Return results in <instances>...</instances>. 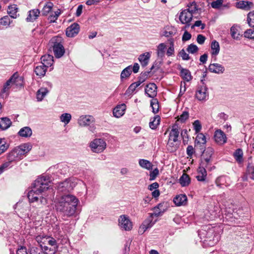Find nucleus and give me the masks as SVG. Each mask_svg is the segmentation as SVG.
<instances>
[{
    "label": "nucleus",
    "mask_w": 254,
    "mask_h": 254,
    "mask_svg": "<svg viewBox=\"0 0 254 254\" xmlns=\"http://www.w3.org/2000/svg\"><path fill=\"white\" fill-rule=\"evenodd\" d=\"M78 199L74 195L67 194L62 195L56 205L57 210L64 216H71L76 210Z\"/></svg>",
    "instance_id": "nucleus-1"
},
{
    "label": "nucleus",
    "mask_w": 254,
    "mask_h": 254,
    "mask_svg": "<svg viewBox=\"0 0 254 254\" xmlns=\"http://www.w3.org/2000/svg\"><path fill=\"white\" fill-rule=\"evenodd\" d=\"M49 178L45 176L38 178L34 182L32 190L27 194L30 202L38 201L39 198L43 199L42 193L49 189L50 187Z\"/></svg>",
    "instance_id": "nucleus-2"
},
{
    "label": "nucleus",
    "mask_w": 254,
    "mask_h": 254,
    "mask_svg": "<svg viewBox=\"0 0 254 254\" xmlns=\"http://www.w3.org/2000/svg\"><path fill=\"white\" fill-rule=\"evenodd\" d=\"M36 241L39 244L42 250L46 254H55L58 251V245L56 240L49 236L40 235L36 237Z\"/></svg>",
    "instance_id": "nucleus-3"
},
{
    "label": "nucleus",
    "mask_w": 254,
    "mask_h": 254,
    "mask_svg": "<svg viewBox=\"0 0 254 254\" xmlns=\"http://www.w3.org/2000/svg\"><path fill=\"white\" fill-rule=\"evenodd\" d=\"M63 40L60 36L53 37L49 41L50 48H52L54 54L56 58H61L65 53L64 48L63 46Z\"/></svg>",
    "instance_id": "nucleus-4"
},
{
    "label": "nucleus",
    "mask_w": 254,
    "mask_h": 254,
    "mask_svg": "<svg viewBox=\"0 0 254 254\" xmlns=\"http://www.w3.org/2000/svg\"><path fill=\"white\" fill-rule=\"evenodd\" d=\"M213 152V149L212 148L208 147L206 149L205 152L201 154L200 163V166L206 168L209 170H211L213 168H215L214 166L211 167Z\"/></svg>",
    "instance_id": "nucleus-5"
},
{
    "label": "nucleus",
    "mask_w": 254,
    "mask_h": 254,
    "mask_svg": "<svg viewBox=\"0 0 254 254\" xmlns=\"http://www.w3.org/2000/svg\"><path fill=\"white\" fill-rule=\"evenodd\" d=\"M106 143L102 138H96L94 139L90 143V147L91 150L95 153H101L106 148Z\"/></svg>",
    "instance_id": "nucleus-6"
},
{
    "label": "nucleus",
    "mask_w": 254,
    "mask_h": 254,
    "mask_svg": "<svg viewBox=\"0 0 254 254\" xmlns=\"http://www.w3.org/2000/svg\"><path fill=\"white\" fill-rule=\"evenodd\" d=\"M21 81V78L19 77L18 74L14 73L10 78L4 84L3 88L2 89L1 92L4 93L6 92L10 87V86L12 84H14L16 86L20 85L21 86L22 84L19 83V82Z\"/></svg>",
    "instance_id": "nucleus-7"
},
{
    "label": "nucleus",
    "mask_w": 254,
    "mask_h": 254,
    "mask_svg": "<svg viewBox=\"0 0 254 254\" xmlns=\"http://www.w3.org/2000/svg\"><path fill=\"white\" fill-rule=\"evenodd\" d=\"M209 96L208 89L206 85L198 86L196 93L195 98L199 101H204L208 99Z\"/></svg>",
    "instance_id": "nucleus-8"
},
{
    "label": "nucleus",
    "mask_w": 254,
    "mask_h": 254,
    "mask_svg": "<svg viewBox=\"0 0 254 254\" xmlns=\"http://www.w3.org/2000/svg\"><path fill=\"white\" fill-rule=\"evenodd\" d=\"M74 184L68 180L61 182L57 186L58 190L62 193H66L73 190Z\"/></svg>",
    "instance_id": "nucleus-9"
},
{
    "label": "nucleus",
    "mask_w": 254,
    "mask_h": 254,
    "mask_svg": "<svg viewBox=\"0 0 254 254\" xmlns=\"http://www.w3.org/2000/svg\"><path fill=\"white\" fill-rule=\"evenodd\" d=\"M192 14L187 9L183 10L180 14L179 19L182 24H186V27L190 26L189 23L192 18Z\"/></svg>",
    "instance_id": "nucleus-10"
},
{
    "label": "nucleus",
    "mask_w": 254,
    "mask_h": 254,
    "mask_svg": "<svg viewBox=\"0 0 254 254\" xmlns=\"http://www.w3.org/2000/svg\"><path fill=\"white\" fill-rule=\"evenodd\" d=\"M94 122V118L91 116H80V126H89V130L93 132L95 127L93 126Z\"/></svg>",
    "instance_id": "nucleus-11"
},
{
    "label": "nucleus",
    "mask_w": 254,
    "mask_h": 254,
    "mask_svg": "<svg viewBox=\"0 0 254 254\" xmlns=\"http://www.w3.org/2000/svg\"><path fill=\"white\" fill-rule=\"evenodd\" d=\"M119 226L126 231H129L132 228V224L128 217L123 215L119 218Z\"/></svg>",
    "instance_id": "nucleus-12"
},
{
    "label": "nucleus",
    "mask_w": 254,
    "mask_h": 254,
    "mask_svg": "<svg viewBox=\"0 0 254 254\" xmlns=\"http://www.w3.org/2000/svg\"><path fill=\"white\" fill-rule=\"evenodd\" d=\"M79 32V25L77 23H73L66 28L65 34L68 37H74L77 35Z\"/></svg>",
    "instance_id": "nucleus-13"
},
{
    "label": "nucleus",
    "mask_w": 254,
    "mask_h": 254,
    "mask_svg": "<svg viewBox=\"0 0 254 254\" xmlns=\"http://www.w3.org/2000/svg\"><path fill=\"white\" fill-rule=\"evenodd\" d=\"M214 137L216 142L219 144H223L226 142L227 137L226 135L224 132L220 129L215 131Z\"/></svg>",
    "instance_id": "nucleus-14"
},
{
    "label": "nucleus",
    "mask_w": 254,
    "mask_h": 254,
    "mask_svg": "<svg viewBox=\"0 0 254 254\" xmlns=\"http://www.w3.org/2000/svg\"><path fill=\"white\" fill-rule=\"evenodd\" d=\"M157 86L154 83L147 84L145 89V93L149 97L154 98L157 95Z\"/></svg>",
    "instance_id": "nucleus-15"
},
{
    "label": "nucleus",
    "mask_w": 254,
    "mask_h": 254,
    "mask_svg": "<svg viewBox=\"0 0 254 254\" xmlns=\"http://www.w3.org/2000/svg\"><path fill=\"white\" fill-rule=\"evenodd\" d=\"M208 70L211 72L222 74L225 71V67L219 64L213 63L209 64Z\"/></svg>",
    "instance_id": "nucleus-16"
},
{
    "label": "nucleus",
    "mask_w": 254,
    "mask_h": 254,
    "mask_svg": "<svg viewBox=\"0 0 254 254\" xmlns=\"http://www.w3.org/2000/svg\"><path fill=\"white\" fill-rule=\"evenodd\" d=\"M153 218L150 215L145 219L140 227L139 232L143 233L147 229L151 228L154 225V222H152Z\"/></svg>",
    "instance_id": "nucleus-17"
},
{
    "label": "nucleus",
    "mask_w": 254,
    "mask_h": 254,
    "mask_svg": "<svg viewBox=\"0 0 254 254\" xmlns=\"http://www.w3.org/2000/svg\"><path fill=\"white\" fill-rule=\"evenodd\" d=\"M236 6L238 8L249 10L253 8L254 3L251 1L240 0L236 3Z\"/></svg>",
    "instance_id": "nucleus-18"
},
{
    "label": "nucleus",
    "mask_w": 254,
    "mask_h": 254,
    "mask_svg": "<svg viewBox=\"0 0 254 254\" xmlns=\"http://www.w3.org/2000/svg\"><path fill=\"white\" fill-rule=\"evenodd\" d=\"M126 109L125 104L117 105L113 110V115L116 118H120L124 115Z\"/></svg>",
    "instance_id": "nucleus-19"
},
{
    "label": "nucleus",
    "mask_w": 254,
    "mask_h": 254,
    "mask_svg": "<svg viewBox=\"0 0 254 254\" xmlns=\"http://www.w3.org/2000/svg\"><path fill=\"white\" fill-rule=\"evenodd\" d=\"M187 197L186 194H181L176 196L173 201L177 206L185 205L187 203Z\"/></svg>",
    "instance_id": "nucleus-20"
},
{
    "label": "nucleus",
    "mask_w": 254,
    "mask_h": 254,
    "mask_svg": "<svg viewBox=\"0 0 254 254\" xmlns=\"http://www.w3.org/2000/svg\"><path fill=\"white\" fill-rule=\"evenodd\" d=\"M179 135V131L178 129V126L177 124H174L172 126V129L169 133V140L173 141H178V138Z\"/></svg>",
    "instance_id": "nucleus-21"
},
{
    "label": "nucleus",
    "mask_w": 254,
    "mask_h": 254,
    "mask_svg": "<svg viewBox=\"0 0 254 254\" xmlns=\"http://www.w3.org/2000/svg\"><path fill=\"white\" fill-rule=\"evenodd\" d=\"M206 168L203 167L202 166H199L197 170V175L196 176V178L198 181L203 182L205 180L207 172Z\"/></svg>",
    "instance_id": "nucleus-22"
},
{
    "label": "nucleus",
    "mask_w": 254,
    "mask_h": 254,
    "mask_svg": "<svg viewBox=\"0 0 254 254\" xmlns=\"http://www.w3.org/2000/svg\"><path fill=\"white\" fill-rule=\"evenodd\" d=\"M41 64L47 67L51 66L54 63L53 57L50 55L43 56L41 58Z\"/></svg>",
    "instance_id": "nucleus-23"
},
{
    "label": "nucleus",
    "mask_w": 254,
    "mask_h": 254,
    "mask_svg": "<svg viewBox=\"0 0 254 254\" xmlns=\"http://www.w3.org/2000/svg\"><path fill=\"white\" fill-rule=\"evenodd\" d=\"M179 69L180 70V76L184 80L189 82L192 79V76L189 69L184 68L181 66Z\"/></svg>",
    "instance_id": "nucleus-24"
},
{
    "label": "nucleus",
    "mask_w": 254,
    "mask_h": 254,
    "mask_svg": "<svg viewBox=\"0 0 254 254\" xmlns=\"http://www.w3.org/2000/svg\"><path fill=\"white\" fill-rule=\"evenodd\" d=\"M29 14L26 18L27 21L32 22L37 19L40 13L38 9H33L29 11Z\"/></svg>",
    "instance_id": "nucleus-25"
},
{
    "label": "nucleus",
    "mask_w": 254,
    "mask_h": 254,
    "mask_svg": "<svg viewBox=\"0 0 254 254\" xmlns=\"http://www.w3.org/2000/svg\"><path fill=\"white\" fill-rule=\"evenodd\" d=\"M18 8L16 4L10 5L8 6L7 13L12 18H16L18 16Z\"/></svg>",
    "instance_id": "nucleus-26"
},
{
    "label": "nucleus",
    "mask_w": 254,
    "mask_h": 254,
    "mask_svg": "<svg viewBox=\"0 0 254 254\" xmlns=\"http://www.w3.org/2000/svg\"><path fill=\"white\" fill-rule=\"evenodd\" d=\"M179 147V142L177 141H173L168 139L167 144V149L170 152L176 151Z\"/></svg>",
    "instance_id": "nucleus-27"
},
{
    "label": "nucleus",
    "mask_w": 254,
    "mask_h": 254,
    "mask_svg": "<svg viewBox=\"0 0 254 254\" xmlns=\"http://www.w3.org/2000/svg\"><path fill=\"white\" fill-rule=\"evenodd\" d=\"M150 58V53L146 52L140 55L138 57V60L142 66H146L148 64Z\"/></svg>",
    "instance_id": "nucleus-28"
},
{
    "label": "nucleus",
    "mask_w": 254,
    "mask_h": 254,
    "mask_svg": "<svg viewBox=\"0 0 254 254\" xmlns=\"http://www.w3.org/2000/svg\"><path fill=\"white\" fill-rule=\"evenodd\" d=\"M32 131L30 127H25L21 128L18 132V134L22 137H29L32 135Z\"/></svg>",
    "instance_id": "nucleus-29"
},
{
    "label": "nucleus",
    "mask_w": 254,
    "mask_h": 254,
    "mask_svg": "<svg viewBox=\"0 0 254 254\" xmlns=\"http://www.w3.org/2000/svg\"><path fill=\"white\" fill-rule=\"evenodd\" d=\"M166 46L164 43H160L157 46V55L158 58L163 60L165 56Z\"/></svg>",
    "instance_id": "nucleus-30"
},
{
    "label": "nucleus",
    "mask_w": 254,
    "mask_h": 254,
    "mask_svg": "<svg viewBox=\"0 0 254 254\" xmlns=\"http://www.w3.org/2000/svg\"><path fill=\"white\" fill-rule=\"evenodd\" d=\"M179 183L182 187L188 186L190 183V179L189 176L186 173H184L179 179Z\"/></svg>",
    "instance_id": "nucleus-31"
},
{
    "label": "nucleus",
    "mask_w": 254,
    "mask_h": 254,
    "mask_svg": "<svg viewBox=\"0 0 254 254\" xmlns=\"http://www.w3.org/2000/svg\"><path fill=\"white\" fill-rule=\"evenodd\" d=\"M11 125V122L8 118L4 117L0 119V128L2 130L8 128Z\"/></svg>",
    "instance_id": "nucleus-32"
},
{
    "label": "nucleus",
    "mask_w": 254,
    "mask_h": 254,
    "mask_svg": "<svg viewBox=\"0 0 254 254\" xmlns=\"http://www.w3.org/2000/svg\"><path fill=\"white\" fill-rule=\"evenodd\" d=\"M47 67L41 64L35 67L34 71L37 75L41 77L44 76L47 70Z\"/></svg>",
    "instance_id": "nucleus-33"
},
{
    "label": "nucleus",
    "mask_w": 254,
    "mask_h": 254,
    "mask_svg": "<svg viewBox=\"0 0 254 254\" xmlns=\"http://www.w3.org/2000/svg\"><path fill=\"white\" fill-rule=\"evenodd\" d=\"M211 54L213 56H217L220 51V46L219 43L216 40L212 42L211 44Z\"/></svg>",
    "instance_id": "nucleus-34"
},
{
    "label": "nucleus",
    "mask_w": 254,
    "mask_h": 254,
    "mask_svg": "<svg viewBox=\"0 0 254 254\" xmlns=\"http://www.w3.org/2000/svg\"><path fill=\"white\" fill-rule=\"evenodd\" d=\"M214 233V230L213 229H210L208 232H207L206 237L207 240H205L206 241H212L214 242H212L211 244H210L209 245H213L216 243H217L219 239V236L218 235H214V237L211 240V237L209 236L210 235H212Z\"/></svg>",
    "instance_id": "nucleus-35"
},
{
    "label": "nucleus",
    "mask_w": 254,
    "mask_h": 254,
    "mask_svg": "<svg viewBox=\"0 0 254 254\" xmlns=\"http://www.w3.org/2000/svg\"><path fill=\"white\" fill-rule=\"evenodd\" d=\"M175 34L176 30L174 27L168 26L165 27L163 35L166 37H171Z\"/></svg>",
    "instance_id": "nucleus-36"
},
{
    "label": "nucleus",
    "mask_w": 254,
    "mask_h": 254,
    "mask_svg": "<svg viewBox=\"0 0 254 254\" xmlns=\"http://www.w3.org/2000/svg\"><path fill=\"white\" fill-rule=\"evenodd\" d=\"M139 165L143 168L148 170H151L152 168V163L148 160L146 159H140L138 161Z\"/></svg>",
    "instance_id": "nucleus-37"
},
{
    "label": "nucleus",
    "mask_w": 254,
    "mask_h": 254,
    "mask_svg": "<svg viewBox=\"0 0 254 254\" xmlns=\"http://www.w3.org/2000/svg\"><path fill=\"white\" fill-rule=\"evenodd\" d=\"M131 72V65H129L124 69L121 73V80H123L124 78L128 77Z\"/></svg>",
    "instance_id": "nucleus-38"
},
{
    "label": "nucleus",
    "mask_w": 254,
    "mask_h": 254,
    "mask_svg": "<svg viewBox=\"0 0 254 254\" xmlns=\"http://www.w3.org/2000/svg\"><path fill=\"white\" fill-rule=\"evenodd\" d=\"M234 156L236 160L239 162L241 163L243 161V152L242 149L239 148L236 150L234 153Z\"/></svg>",
    "instance_id": "nucleus-39"
},
{
    "label": "nucleus",
    "mask_w": 254,
    "mask_h": 254,
    "mask_svg": "<svg viewBox=\"0 0 254 254\" xmlns=\"http://www.w3.org/2000/svg\"><path fill=\"white\" fill-rule=\"evenodd\" d=\"M48 92V90L47 88H41L39 89L37 93V99L38 101H41Z\"/></svg>",
    "instance_id": "nucleus-40"
},
{
    "label": "nucleus",
    "mask_w": 254,
    "mask_h": 254,
    "mask_svg": "<svg viewBox=\"0 0 254 254\" xmlns=\"http://www.w3.org/2000/svg\"><path fill=\"white\" fill-rule=\"evenodd\" d=\"M61 14V10L58 9L57 11L52 12L48 17L50 23L55 22Z\"/></svg>",
    "instance_id": "nucleus-41"
},
{
    "label": "nucleus",
    "mask_w": 254,
    "mask_h": 254,
    "mask_svg": "<svg viewBox=\"0 0 254 254\" xmlns=\"http://www.w3.org/2000/svg\"><path fill=\"white\" fill-rule=\"evenodd\" d=\"M53 6V4L51 2H48L45 4L42 10V15L46 16L51 11Z\"/></svg>",
    "instance_id": "nucleus-42"
},
{
    "label": "nucleus",
    "mask_w": 254,
    "mask_h": 254,
    "mask_svg": "<svg viewBox=\"0 0 254 254\" xmlns=\"http://www.w3.org/2000/svg\"><path fill=\"white\" fill-rule=\"evenodd\" d=\"M188 8L187 9L191 13L194 14L195 13L197 10L199 9L198 8V6L196 4V3L195 1H192L190 2L188 4Z\"/></svg>",
    "instance_id": "nucleus-43"
},
{
    "label": "nucleus",
    "mask_w": 254,
    "mask_h": 254,
    "mask_svg": "<svg viewBox=\"0 0 254 254\" xmlns=\"http://www.w3.org/2000/svg\"><path fill=\"white\" fill-rule=\"evenodd\" d=\"M160 118L159 116L154 117L153 120L149 123V127L152 129H156L160 123Z\"/></svg>",
    "instance_id": "nucleus-44"
},
{
    "label": "nucleus",
    "mask_w": 254,
    "mask_h": 254,
    "mask_svg": "<svg viewBox=\"0 0 254 254\" xmlns=\"http://www.w3.org/2000/svg\"><path fill=\"white\" fill-rule=\"evenodd\" d=\"M226 177L220 176L216 179L215 183L218 187L222 188L223 186H227V185L226 184Z\"/></svg>",
    "instance_id": "nucleus-45"
},
{
    "label": "nucleus",
    "mask_w": 254,
    "mask_h": 254,
    "mask_svg": "<svg viewBox=\"0 0 254 254\" xmlns=\"http://www.w3.org/2000/svg\"><path fill=\"white\" fill-rule=\"evenodd\" d=\"M7 160H9L10 162H13L16 161H19L20 159V157L18 155L17 153L15 152L14 149L10 152L7 156Z\"/></svg>",
    "instance_id": "nucleus-46"
},
{
    "label": "nucleus",
    "mask_w": 254,
    "mask_h": 254,
    "mask_svg": "<svg viewBox=\"0 0 254 254\" xmlns=\"http://www.w3.org/2000/svg\"><path fill=\"white\" fill-rule=\"evenodd\" d=\"M19 148L23 152L24 155L29 152L32 148V145L30 143H26L18 146Z\"/></svg>",
    "instance_id": "nucleus-47"
},
{
    "label": "nucleus",
    "mask_w": 254,
    "mask_h": 254,
    "mask_svg": "<svg viewBox=\"0 0 254 254\" xmlns=\"http://www.w3.org/2000/svg\"><path fill=\"white\" fill-rule=\"evenodd\" d=\"M71 116L69 113H64L60 116V120L62 122L64 123L65 125L68 124L70 121Z\"/></svg>",
    "instance_id": "nucleus-48"
},
{
    "label": "nucleus",
    "mask_w": 254,
    "mask_h": 254,
    "mask_svg": "<svg viewBox=\"0 0 254 254\" xmlns=\"http://www.w3.org/2000/svg\"><path fill=\"white\" fill-rule=\"evenodd\" d=\"M150 106L154 113H157L159 111V102L157 99H153L151 100Z\"/></svg>",
    "instance_id": "nucleus-49"
},
{
    "label": "nucleus",
    "mask_w": 254,
    "mask_h": 254,
    "mask_svg": "<svg viewBox=\"0 0 254 254\" xmlns=\"http://www.w3.org/2000/svg\"><path fill=\"white\" fill-rule=\"evenodd\" d=\"M170 46L168 49L166 54L168 57L171 56L174 54V40L171 38L169 40Z\"/></svg>",
    "instance_id": "nucleus-50"
},
{
    "label": "nucleus",
    "mask_w": 254,
    "mask_h": 254,
    "mask_svg": "<svg viewBox=\"0 0 254 254\" xmlns=\"http://www.w3.org/2000/svg\"><path fill=\"white\" fill-rule=\"evenodd\" d=\"M206 140L205 136L202 133H199L197 134L195 140L196 143L206 144Z\"/></svg>",
    "instance_id": "nucleus-51"
},
{
    "label": "nucleus",
    "mask_w": 254,
    "mask_h": 254,
    "mask_svg": "<svg viewBox=\"0 0 254 254\" xmlns=\"http://www.w3.org/2000/svg\"><path fill=\"white\" fill-rule=\"evenodd\" d=\"M247 21L250 26L254 27V10L248 14Z\"/></svg>",
    "instance_id": "nucleus-52"
},
{
    "label": "nucleus",
    "mask_w": 254,
    "mask_h": 254,
    "mask_svg": "<svg viewBox=\"0 0 254 254\" xmlns=\"http://www.w3.org/2000/svg\"><path fill=\"white\" fill-rule=\"evenodd\" d=\"M29 254H46L41 249L37 247H32L29 250Z\"/></svg>",
    "instance_id": "nucleus-53"
},
{
    "label": "nucleus",
    "mask_w": 254,
    "mask_h": 254,
    "mask_svg": "<svg viewBox=\"0 0 254 254\" xmlns=\"http://www.w3.org/2000/svg\"><path fill=\"white\" fill-rule=\"evenodd\" d=\"M237 215L235 213H228L226 215L225 219L230 223H235L236 219H237L238 218L236 217Z\"/></svg>",
    "instance_id": "nucleus-54"
},
{
    "label": "nucleus",
    "mask_w": 254,
    "mask_h": 254,
    "mask_svg": "<svg viewBox=\"0 0 254 254\" xmlns=\"http://www.w3.org/2000/svg\"><path fill=\"white\" fill-rule=\"evenodd\" d=\"M223 0H216L211 3V6L214 9H220L223 5Z\"/></svg>",
    "instance_id": "nucleus-55"
},
{
    "label": "nucleus",
    "mask_w": 254,
    "mask_h": 254,
    "mask_svg": "<svg viewBox=\"0 0 254 254\" xmlns=\"http://www.w3.org/2000/svg\"><path fill=\"white\" fill-rule=\"evenodd\" d=\"M137 87L138 86L135 82L131 83L126 90L125 94L128 95H131Z\"/></svg>",
    "instance_id": "nucleus-56"
},
{
    "label": "nucleus",
    "mask_w": 254,
    "mask_h": 254,
    "mask_svg": "<svg viewBox=\"0 0 254 254\" xmlns=\"http://www.w3.org/2000/svg\"><path fill=\"white\" fill-rule=\"evenodd\" d=\"M11 23L10 18L9 16H4L0 19V24L3 26H8Z\"/></svg>",
    "instance_id": "nucleus-57"
},
{
    "label": "nucleus",
    "mask_w": 254,
    "mask_h": 254,
    "mask_svg": "<svg viewBox=\"0 0 254 254\" xmlns=\"http://www.w3.org/2000/svg\"><path fill=\"white\" fill-rule=\"evenodd\" d=\"M198 50V48L196 45L191 44L189 45L187 49V51L190 54H194Z\"/></svg>",
    "instance_id": "nucleus-58"
},
{
    "label": "nucleus",
    "mask_w": 254,
    "mask_h": 254,
    "mask_svg": "<svg viewBox=\"0 0 254 254\" xmlns=\"http://www.w3.org/2000/svg\"><path fill=\"white\" fill-rule=\"evenodd\" d=\"M230 30L232 37L234 39L238 40L240 35V34L238 33V29L236 27L232 26Z\"/></svg>",
    "instance_id": "nucleus-59"
},
{
    "label": "nucleus",
    "mask_w": 254,
    "mask_h": 254,
    "mask_svg": "<svg viewBox=\"0 0 254 254\" xmlns=\"http://www.w3.org/2000/svg\"><path fill=\"white\" fill-rule=\"evenodd\" d=\"M195 148L196 150H199L201 154L206 150L205 149V144L195 143Z\"/></svg>",
    "instance_id": "nucleus-60"
},
{
    "label": "nucleus",
    "mask_w": 254,
    "mask_h": 254,
    "mask_svg": "<svg viewBox=\"0 0 254 254\" xmlns=\"http://www.w3.org/2000/svg\"><path fill=\"white\" fill-rule=\"evenodd\" d=\"M244 37L249 39H254V29H250L244 32Z\"/></svg>",
    "instance_id": "nucleus-61"
},
{
    "label": "nucleus",
    "mask_w": 254,
    "mask_h": 254,
    "mask_svg": "<svg viewBox=\"0 0 254 254\" xmlns=\"http://www.w3.org/2000/svg\"><path fill=\"white\" fill-rule=\"evenodd\" d=\"M189 112L188 111H185L180 116L178 121H180L181 123H184L189 118Z\"/></svg>",
    "instance_id": "nucleus-62"
},
{
    "label": "nucleus",
    "mask_w": 254,
    "mask_h": 254,
    "mask_svg": "<svg viewBox=\"0 0 254 254\" xmlns=\"http://www.w3.org/2000/svg\"><path fill=\"white\" fill-rule=\"evenodd\" d=\"M8 145L6 144L3 139L0 141V154L5 151L8 148Z\"/></svg>",
    "instance_id": "nucleus-63"
},
{
    "label": "nucleus",
    "mask_w": 254,
    "mask_h": 254,
    "mask_svg": "<svg viewBox=\"0 0 254 254\" xmlns=\"http://www.w3.org/2000/svg\"><path fill=\"white\" fill-rule=\"evenodd\" d=\"M193 126L195 133L199 132L201 129V125L198 120H196L193 122Z\"/></svg>",
    "instance_id": "nucleus-64"
}]
</instances>
